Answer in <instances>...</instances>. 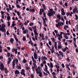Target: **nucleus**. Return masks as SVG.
Returning <instances> with one entry per match:
<instances>
[{
    "mask_svg": "<svg viewBox=\"0 0 78 78\" xmlns=\"http://www.w3.org/2000/svg\"><path fill=\"white\" fill-rule=\"evenodd\" d=\"M25 70L23 69H22V70L21 72H20V73L21 74H22L23 76H26V75L25 74Z\"/></svg>",
    "mask_w": 78,
    "mask_h": 78,
    "instance_id": "423d86ee",
    "label": "nucleus"
},
{
    "mask_svg": "<svg viewBox=\"0 0 78 78\" xmlns=\"http://www.w3.org/2000/svg\"><path fill=\"white\" fill-rule=\"evenodd\" d=\"M58 49L59 50V49H61V48H62V46L61 45H58Z\"/></svg>",
    "mask_w": 78,
    "mask_h": 78,
    "instance_id": "5701e85b",
    "label": "nucleus"
},
{
    "mask_svg": "<svg viewBox=\"0 0 78 78\" xmlns=\"http://www.w3.org/2000/svg\"><path fill=\"white\" fill-rule=\"evenodd\" d=\"M41 56L39 57V58H38V60L39 61V62H41Z\"/></svg>",
    "mask_w": 78,
    "mask_h": 78,
    "instance_id": "bf43d9fd",
    "label": "nucleus"
},
{
    "mask_svg": "<svg viewBox=\"0 0 78 78\" xmlns=\"http://www.w3.org/2000/svg\"><path fill=\"white\" fill-rule=\"evenodd\" d=\"M29 20H27V22H25V23H23V25H24L25 26H27L28 23H29Z\"/></svg>",
    "mask_w": 78,
    "mask_h": 78,
    "instance_id": "f3484780",
    "label": "nucleus"
},
{
    "mask_svg": "<svg viewBox=\"0 0 78 78\" xmlns=\"http://www.w3.org/2000/svg\"><path fill=\"white\" fill-rule=\"evenodd\" d=\"M33 29L34 30V31H36L37 29H36V26H35L34 27L33 26L32 27Z\"/></svg>",
    "mask_w": 78,
    "mask_h": 78,
    "instance_id": "393cba45",
    "label": "nucleus"
},
{
    "mask_svg": "<svg viewBox=\"0 0 78 78\" xmlns=\"http://www.w3.org/2000/svg\"><path fill=\"white\" fill-rule=\"evenodd\" d=\"M62 34H63V35H64V36H65V34H66L62 32H60V35L58 34H56L57 36L58 37V40H59V41H61V39H62Z\"/></svg>",
    "mask_w": 78,
    "mask_h": 78,
    "instance_id": "f03ea898",
    "label": "nucleus"
},
{
    "mask_svg": "<svg viewBox=\"0 0 78 78\" xmlns=\"http://www.w3.org/2000/svg\"><path fill=\"white\" fill-rule=\"evenodd\" d=\"M15 62H16V64L17 65L19 63V61L18 60V59L17 58H16L15 59Z\"/></svg>",
    "mask_w": 78,
    "mask_h": 78,
    "instance_id": "c756f323",
    "label": "nucleus"
},
{
    "mask_svg": "<svg viewBox=\"0 0 78 78\" xmlns=\"http://www.w3.org/2000/svg\"><path fill=\"white\" fill-rule=\"evenodd\" d=\"M15 40L16 41V42L17 43L18 42H19V40H18V38H17V37H15Z\"/></svg>",
    "mask_w": 78,
    "mask_h": 78,
    "instance_id": "a19ab883",
    "label": "nucleus"
},
{
    "mask_svg": "<svg viewBox=\"0 0 78 78\" xmlns=\"http://www.w3.org/2000/svg\"><path fill=\"white\" fill-rule=\"evenodd\" d=\"M1 15H3V14L5 13V12H3V11H1Z\"/></svg>",
    "mask_w": 78,
    "mask_h": 78,
    "instance_id": "e2e57ef3",
    "label": "nucleus"
},
{
    "mask_svg": "<svg viewBox=\"0 0 78 78\" xmlns=\"http://www.w3.org/2000/svg\"><path fill=\"white\" fill-rule=\"evenodd\" d=\"M38 73H39V76H40V77H42V72H41V71H40V72H39Z\"/></svg>",
    "mask_w": 78,
    "mask_h": 78,
    "instance_id": "a878e982",
    "label": "nucleus"
},
{
    "mask_svg": "<svg viewBox=\"0 0 78 78\" xmlns=\"http://www.w3.org/2000/svg\"><path fill=\"white\" fill-rule=\"evenodd\" d=\"M16 49H15V48H12V52L13 53L16 50Z\"/></svg>",
    "mask_w": 78,
    "mask_h": 78,
    "instance_id": "603ef678",
    "label": "nucleus"
},
{
    "mask_svg": "<svg viewBox=\"0 0 78 78\" xmlns=\"http://www.w3.org/2000/svg\"><path fill=\"white\" fill-rule=\"evenodd\" d=\"M9 8L10 11H12V8H11L10 5H9Z\"/></svg>",
    "mask_w": 78,
    "mask_h": 78,
    "instance_id": "f704fd0d",
    "label": "nucleus"
},
{
    "mask_svg": "<svg viewBox=\"0 0 78 78\" xmlns=\"http://www.w3.org/2000/svg\"><path fill=\"white\" fill-rule=\"evenodd\" d=\"M56 16L57 18H58L59 20H61V15L59 14H57Z\"/></svg>",
    "mask_w": 78,
    "mask_h": 78,
    "instance_id": "6ab92c4d",
    "label": "nucleus"
},
{
    "mask_svg": "<svg viewBox=\"0 0 78 78\" xmlns=\"http://www.w3.org/2000/svg\"><path fill=\"white\" fill-rule=\"evenodd\" d=\"M26 70H30V68L29 67H27L26 68Z\"/></svg>",
    "mask_w": 78,
    "mask_h": 78,
    "instance_id": "69168bd1",
    "label": "nucleus"
},
{
    "mask_svg": "<svg viewBox=\"0 0 78 78\" xmlns=\"http://www.w3.org/2000/svg\"><path fill=\"white\" fill-rule=\"evenodd\" d=\"M46 45L47 46V47H48L49 49H50V48H50V46H49V45H48V43H46Z\"/></svg>",
    "mask_w": 78,
    "mask_h": 78,
    "instance_id": "49530a36",
    "label": "nucleus"
},
{
    "mask_svg": "<svg viewBox=\"0 0 78 78\" xmlns=\"http://www.w3.org/2000/svg\"><path fill=\"white\" fill-rule=\"evenodd\" d=\"M7 23L8 26L9 27V26H10V22H8Z\"/></svg>",
    "mask_w": 78,
    "mask_h": 78,
    "instance_id": "052dcab7",
    "label": "nucleus"
},
{
    "mask_svg": "<svg viewBox=\"0 0 78 78\" xmlns=\"http://www.w3.org/2000/svg\"><path fill=\"white\" fill-rule=\"evenodd\" d=\"M7 19L8 21H9V20H10V19H11V16H7Z\"/></svg>",
    "mask_w": 78,
    "mask_h": 78,
    "instance_id": "473e14b6",
    "label": "nucleus"
},
{
    "mask_svg": "<svg viewBox=\"0 0 78 78\" xmlns=\"http://www.w3.org/2000/svg\"><path fill=\"white\" fill-rule=\"evenodd\" d=\"M23 63H27V60H26V59H25V58H24L23 59Z\"/></svg>",
    "mask_w": 78,
    "mask_h": 78,
    "instance_id": "e433bc0d",
    "label": "nucleus"
},
{
    "mask_svg": "<svg viewBox=\"0 0 78 78\" xmlns=\"http://www.w3.org/2000/svg\"><path fill=\"white\" fill-rule=\"evenodd\" d=\"M49 67H50V68H51V69H52V68H53V63H52L51 62H50Z\"/></svg>",
    "mask_w": 78,
    "mask_h": 78,
    "instance_id": "4be33fe9",
    "label": "nucleus"
},
{
    "mask_svg": "<svg viewBox=\"0 0 78 78\" xmlns=\"http://www.w3.org/2000/svg\"><path fill=\"white\" fill-rule=\"evenodd\" d=\"M67 60L68 62H70V59H69V58H67Z\"/></svg>",
    "mask_w": 78,
    "mask_h": 78,
    "instance_id": "338daca9",
    "label": "nucleus"
},
{
    "mask_svg": "<svg viewBox=\"0 0 78 78\" xmlns=\"http://www.w3.org/2000/svg\"><path fill=\"white\" fill-rule=\"evenodd\" d=\"M14 41V40L13 38H11L10 40V42L12 44L13 43Z\"/></svg>",
    "mask_w": 78,
    "mask_h": 78,
    "instance_id": "b1692460",
    "label": "nucleus"
},
{
    "mask_svg": "<svg viewBox=\"0 0 78 78\" xmlns=\"http://www.w3.org/2000/svg\"><path fill=\"white\" fill-rule=\"evenodd\" d=\"M8 60V61L7 65L9 66V64H10V62H11V61H12V60H11V58H9Z\"/></svg>",
    "mask_w": 78,
    "mask_h": 78,
    "instance_id": "0eeeda50",
    "label": "nucleus"
},
{
    "mask_svg": "<svg viewBox=\"0 0 78 78\" xmlns=\"http://www.w3.org/2000/svg\"><path fill=\"white\" fill-rule=\"evenodd\" d=\"M4 68H5V66L3 64L0 62V69L1 71H4Z\"/></svg>",
    "mask_w": 78,
    "mask_h": 78,
    "instance_id": "7ed1b4c3",
    "label": "nucleus"
},
{
    "mask_svg": "<svg viewBox=\"0 0 78 78\" xmlns=\"http://www.w3.org/2000/svg\"><path fill=\"white\" fill-rule=\"evenodd\" d=\"M15 54H17V49H16L15 51Z\"/></svg>",
    "mask_w": 78,
    "mask_h": 78,
    "instance_id": "13d9d810",
    "label": "nucleus"
},
{
    "mask_svg": "<svg viewBox=\"0 0 78 78\" xmlns=\"http://www.w3.org/2000/svg\"><path fill=\"white\" fill-rule=\"evenodd\" d=\"M16 7L18 8H20V5L17 4H16Z\"/></svg>",
    "mask_w": 78,
    "mask_h": 78,
    "instance_id": "79ce46f5",
    "label": "nucleus"
},
{
    "mask_svg": "<svg viewBox=\"0 0 78 78\" xmlns=\"http://www.w3.org/2000/svg\"><path fill=\"white\" fill-rule=\"evenodd\" d=\"M23 41H26V37L25 36H23Z\"/></svg>",
    "mask_w": 78,
    "mask_h": 78,
    "instance_id": "a18cd8bd",
    "label": "nucleus"
},
{
    "mask_svg": "<svg viewBox=\"0 0 78 78\" xmlns=\"http://www.w3.org/2000/svg\"><path fill=\"white\" fill-rule=\"evenodd\" d=\"M34 57L35 59H37V55L36 53V52L34 53Z\"/></svg>",
    "mask_w": 78,
    "mask_h": 78,
    "instance_id": "6e6552de",
    "label": "nucleus"
},
{
    "mask_svg": "<svg viewBox=\"0 0 78 78\" xmlns=\"http://www.w3.org/2000/svg\"><path fill=\"white\" fill-rule=\"evenodd\" d=\"M29 30H30V31H33V29L31 27H29Z\"/></svg>",
    "mask_w": 78,
    "mask_h": 78,
    "instance_id": "6e6d98bb",
    "label": "nucleus"
},
{
    "mask_svg": "<svg viewBox=\"0 0 78 78\" xmlns=\"http://www.w3.org/2000/svg\"><path fill=\"white\" fill-rule=\"evenodd\" d=\"M1 25L2 27L1 28H5V27H6L5 24L4 23H2Z\"/></svg>",
    "mask_w": 78,
    "mask_h": 78,
    "instance_id": "cd10ccee",
    "label": "nucleus"
},
{
    "mask_svg": "<svg viewBox=\"0 0 78 78\" xmlns=\"http://www.w3.org/2000/svg\"><path fill=\"white\" fill-rule=\"evenodd\" d=\"M43 73L44 75V76H48V74L47 73H45L44 72H43Z\"/></svg>",
    "mask_w": 78,
    "mask_h": 78,
    "instance_id": "37998d69",
    "label": "nucleus"
},
{
    "mask_svg": "<svg viewBox=\"0 0 78 78\" xmlns=\"http://www.w3.org/2000/svg\"><path fill=\"white\" fill-rule=\"evenodd\" d=\"M40 11L39 13V14H40L41 15H42V12L44 11V10L43 9H40Z\"/></svg>",
    "mask_w": 78,
    "mask_h": 78,
    "instance_id": "2eb2a0df",
    "label": "nucleus"
},
{
    "mask_svg": "<svg viewBox=\"0 0 78 78\" xmlns=\"http://www.w3.org/2000/svg\"><path fill=\"white\" fill-rule=\"evenodd\" d=\"M1 31H2V32L6 33V29H5V28L1 27Z\"/></svg>",
    "mask_w": 78,
    "mask_h": 78,
    "instance_id": "9d476101",
    "label": "nucleus"
},
{
    "mask_svg": "<svg viewBox=\"0 0 78 78\" xmlns=\"http://www.w3.org/2000/svg\"><path fill=\"white\" fill-rule=\"evenodd\" d=\"M16 67L17 69H20V70L22 69V67H21V65H20V64H19V65L16 66Z\"/></svg>",
    "mask_w": 78,
    "mask_h": 78,
    "instance_id": "9b49d317",
    "label": "nucleus"
},
{
    "mask_svg": "<svg viewBox=\"0 0 78 78\" xmlns=\"http://www.w3.org/2000/svg\"><path fill=\"white\" fill-rule=\"evenodd\" d=\"M54 48H53V47H52V48L51 49V48H50V50L51 51V53H53L54 52H55V51H54Z\"/></svg>",
    "mask_w": 78,
    "mask_h": 78,
    "instance_id": "a211bd4d",
    "label": "nucleus"
},
{
    "mask_svg": "<svg viewBox=\"0 0 78 78\" xmlns=\"http://www.w3.org/2000/svg\"><path fill=\"white\" fill-rule=\"evenodd\" d=\"M4 69L5 73H8V70H7V69L5 68Z\"/></svg>",
    "mask_w": 78,
    "mask_h": 78,
    "instance_id": "7c9ffc66",
    "label": "nucleus"
},
{
    "mask_svg": "<svg viewBox=\"0 0 78 78\" xmlns=\"http://www.w3.org/2000/svg\"><path fill=\"white\" fill-rule=\"evenodd\" d=\"M30 77L31 78H34V76H33V74H31V75H30Z\"/></svg>",
    "mask_w": 78,
    "mask_h": 78,
    "instance_id": "0e129e2a",
    "label": "nucleus"
},
{
    "mask_svg": "<svg viewBox=\"0 0 78 78\" xmlns=\"http://www.w3.org/2000/svg\"><path fill=\"white\" fill-rule=\"evenodd\" d=\"M58 25L59 26H61L62 27V25H64V23L62 22L61 23L59 21L58 22Z\"/></svg>",
    "mask_w": 78,
    "mask_h": 78,
    "instance_id": "ddd939ff",
    "label": "nucleus"
},
{
    "mask_svg": "<svg viewBox=\"0 0 78 78\" xmlns=\"http://www.w3.org/2000/svg\"><path fill=\"white\" fill-rule=\"evenodd\" d=\"M72 14H73V12H71V13L69 12H68V13H66V15L67 16H69L70 15V16H71V17H72Z\"/></svg>",
    "mask_w": 78,
    "mask_h": 78,
    "instance_id": "1a4fd4ad",
    "label": "nucleus"
},
{
    "mask_svg": "<svg viewBox=\"0 0 78 78\" xmlns=\"http://www.w3.org/2000/svg\"><path fill=\"white\" fill-rule=\"evenodd\" d=\"M64 37L66 39H69L68 37L67 36V35H64Z\"/></svg>",
    "mask_w": 78,
    "mask_h": 78,
    "instance_id": "8fccbe9b",
    "label": "nucleus"
},
{
    "mask_svg": "<svg viewBox=\"0 0 78 78\" xmlns=\"http://www.w3.org/2000/svg\"><path fill=\"white\" fill-rule=\"evenodd\" d=\"M66 68L67 69V68L68 67H69V65L68 64H66Z\"/></svg>",
    "mask_w": 78,
    "mask_h": 78,
    "instance_id": "4d7b16f0",
    "label": "nucleus"
},
{
    "mask_svg": "<svg viewBox=\"0 0 78 78\" xmlns=\"http://www.w3.org/2000/svg\"><path fill=\"white\" fill-rule=\"evenodd\" d=\"M57 42L58 43V45H61V42H60V41H58Z\"/></svg>",
    "mask_w": 78,
    "mask_h": 78,
    "instance_id": "de8ad7c7",
    "label": "nucleus"
},
{
    "mask_svg": "<svg viewBox=\"0 0 78 78\" xmlns=\"http://www.w3.org/2000/svg\"><path fill=\"white\" fill-rule=\"evenodd\" d=\"M36 70L37 74H38L39 72H41V69H40V66H38L37 68H36Z\"/></svg>",
    "mask_w": 78,
    "mask_h": 78,
    "instance_id": "39448f33",
    "label": "nucleus"
},
{
    "mask_svg": "<svg viewBox=\"0 0 78 78\" xmlns=\"http://www.w3.org/2000/svg\"><path fill=\"white\" fill-rule=\"evenodd\" d=\"M12 65L13 66V67H14V66H15V61L14 60L12 62Z\"/></svg>",
    "mask_w": 78,
    "mask_h": 78,
    "instance_id": "2f4dec72",
    "label": "nucleus"
},
{
    "mask_svg": "<svg viewBox=\"0 0 78 78\" xmlns=\"http://www.w3.org/2000/svg\"><path fill=\"white\" fill-rule=\"evenodd\" d=\"M46 61L45 60H44L43 62H42V63L44 64H46Z\"/></svg>",
    "mask_w": 78,
    "mask_h": 78,
    "instance_id": "864d4df0",
    "label": "nucleus"
},
{
    "mask_svg": "<svg viewBox=\"0 0 78 78\" xmlns=\"http://www.w3.org/2000/svg\"><path fill=\"white\" fill-rule=\"evenodd\" d=\"M75 16L76 17V20H78V16H77V15H75Z\"/></svg>",
    "mask_w": 78,
    "mask_h": 78,
    "instance_id": "680f3d73",
    "label": "nucleus"
},
{
    "mask_svg": "<svg viewBox=\"0 0 78 78\" xmlns=\"http://www.w3.org/2000/svg\"><path fill=\"white\" fill-rule=\"evenodd\" d=\"M51 39L53 42H55V38H51Z\"/></svg>",
    "mask_w": 78,
    "mask_h": 78,
    "instance_id": "72a5a7b5",
    "label": "nucleus"
},
{
    "mask_svg": "<svg viewBox=\"0 0 78 78\" xmlns=\"http://www.w3.org/2000/svg\"><path fill=\"white\" fill-rule=\"evenodd\" d=\"M44 65L43 63H41L40 64V66L41 67H43Z\"/></svg>",
    "mask_w": 78,
    "mask_h": 78,
    "instance_id": "09e8293b",
    "label": "nucleus"
},
{
    "mask_svg": "<svg viewBox=\"0 0 78 78\" xmlns=\"http://www.w3.org/2000/svg\"><path fill=\"white\" fill-rule=\"evenodd\" d=\"M31 58L32 60V61L33 62V63H36V60H35V59L33 57V56H31Z\"/></svg>",
    "mask_w": 78,
    "mask_h": 78,
    "instance_id": "4468645a",
    "label": "nucleus"
},
{
    "mask_svg": "<svg viewBox=\"0 0 78 78\" xmlns=\"http://www.w3.org/2000/svg\"><path fill=\"white\" fill-rule=\"evenodd\" d=\"M10 55H11V54L10 53H9V52H7V56L8 57H9L10 56Z\"/></svg>",
    "mask_w": 78,
    "mask_h": 78,
    "instance_id": "ea45409f",
    "label": "nucleus"
},
{
    "mask_svg": "<svg viewBox=\"0 0 78 78\" xmlns=\"http://www.w3.org/2000/svg\"><path fill=\"white\" fill-rule=\"evenodd\" d=\"M42 6L44 9H46V7H45V6L44 5V4H43L42 5Z\"/></svg>",
    "mask_w": 78,
    "mask_h": 78,
    "instance_id": "58836bf2",
    "label": "nucleus"
},
{
    "mask_svg": "<svg viewBox=\"0 0 78 78\" xmlns=\"http://www.w3.org/2000/svg\"><path fill=\"white\" fill-rule=\"evenodd\" d=\"M10 57L11 58H12V59H14V55H12V54H10Z\"/></svg>",
    "mask_w": 78,
    "mask_h": 78,
    "instance_id": "c9c22d12",
    "label": "nucleus"
},
{
    "mask_svg": "<svg viewBox=\"0 0 78 78\" xmlns=\"http://www.w3.org/2000/svg\"><path fill=\"white\" fill-rule=\"evenodd\" d=\"M78 9H77V8H76V7H74V8H73V13H76V10H77Z\"/></svg>",
    "mask_w": 78,
    "mask_h": 78,
    "instance_id": "f8f14e48",
    "label": "nucleus"
},
{
    "mask_svg": "<svg viewBox=\"0 0 78 78\" xmlns=\"http://www.w3.org/2000/svg\"><path fill=\"white\" fill-rule=\"evenodd\" d=\"M23 33L24 34H25L27 33H28V30H24L23 31Z\"/></svg>",
    "mask_w": 78,
    "mask_h": 78,
    "instance_id": "412c9836",
    "label": "nucleus"
},
{
    "mask_svg": "<svg viewBox=\"0 0 78 78\" xmlns=\"http://www.w3.org/2000/svg\"><path fill=\"white\" fill-rule=\"evenodd\" d=\"M48 44L49 45H51V42L50 41H49L48 42Z\"/></svg>",
    "mask_w": 78,
    "mask_h": 78,
    "instance_id": "5fc2aeb1",
    "label": "nucleus"
},
{
    "mask_svg": "<svg viewBox=\"0 0 78 78\" xmlns=\"http://www.w3.org/2000/svg\"><path fill=\"white\" fill-rule=\"evenodd\" d=\"M19 32H20L19 29H17V35H19V34H20Z\"/></svg>",
    "mask_w": 78,
    "mask_h": 78,
    "instance_id": "c03bdc74",
    "label": "nucleus"
},
{
    "mask_svg": "<svg viewBox=\"0 0 78 78\" xmlns=\"http://www.w3.org/2000/svg\"><path fill=\"white\" fill-rule=\"evenodd\" d=\"M30 12H35V10L34 9H30Z\"/></svg>",
    "mask_w": 78,
    "mask_h": 78,
    "instance_id": "bb28decb",
    "label": "nucleus"
},
{
    "mask_svg": "<svg viewBox=\"0 0 78 78\" xmlns=\"http://www.w3.org/2000/svg\"><path fill=\"white\" fill-rule=\"evenodd\" d=\"M2 48V47L1 45H0V53L2 52V50L1 49Z\"/></svg>",
    "mask_w": 78,
    "mask_h": 78,
    "instance_id": "4c0bfd02",
    "label": "nucleus"
},
{
    "mask_svg": "<svg viewBox=\"0 0 78 78\" xmlns=\"http://www.w3.org/2000/svg\"><path fill=\"white\" fill-rule=\"evenodd\" d=\"M55 66L56 67V68H57V69H59L60 68V67H59V66H58L57 65H55Z\"/></svg>",
    "mask_w": 78,
    "mask_h": 78,
    "instance_id": "3c124183",
    "label": "nucleus"
},
{
    "mask_svg": "<svg viewBox=\"0 0 78 78\" xmlns=\"http://www.w3.org/2000/svg\"><path fill=\"white\" fill-rule=\"evenodd\" d=\"M59 53L60 54L59 55H61L62 57H64L63 52H61V51H59Z\"/></svg>",
    "mask_w": 78,
    "mask_h": 78,
    "instance_id": "aec40b11",
    "label": "nucleus"
},
{
    "mask_svg": "<svg viewBox=\"0 0 78 78\" xmlns=\"http://www.w3.org/2000/svg\"><path fill=\"white\" fill-rule=\"evenodd\" d=\"M34 34L35 35H36V36L38 35V33L37 32V30L34 31Z\"/></svg>",
    "mask_w": 78,
    "mask_h": 78,
    "instance_id": "c85d7f7f",
    "label": "nucleus"
},
{
    "mask_svg": "<svg viewBox=\"0 0 78 78\" xmlns=\"http://www.w3.org/2000/svg\"><path fill=\"white\" fill-rule=\"evenodd\" d=\"M50 11H48V16H49L50 17V16H53L54 14H55V12L52 9H50Z\"/></svg>",
    "mask_w": 78,
    "mask_h": 78,
    "instance_id": "f257e3e1",
    "label": "nucleus"
},
{
    "mask_svg": "<svg viewBox=\"0 0 78 78\" xmlns=\"http://www.w3.org/2000/svg\"><path fill=\"white\" fill-rule=\"evenodd\" d=\"M61 66H62V67H63V68H64V67H65V66H64V65L63 64H62Z\"/></svg>",
    "mask_w": 78,
    "mask_h": 78,
    "instance_id": "774afa93",
    "label": "nucleus"
},
{
    "mask_svg": "<svg viewBox=\"0 0 78 78\" xmlns=\"http://www.w3.org/2000/svg\"><path fill=\"white\" fill-rule=\"evenodd\" d=\"M33 66H32V69L33 72H34V69H36V68H37V65H36V64L34 63H33Z\"/></svg>",
    "mask_w": 78,
    "mask_h": 78,
    "instance_id": "20e7f679",
    "label": "nucleus"
},
{
    "mask_svg": "<svg viewBox=\"0 0 78 78\" xmlns=\"http://www.w3.org/2000/svg\"><path fill=\"white\" fill-rule=\"evenodd\" d=\"M15 73L16 74V76H17V74H20V72L18 70H16L15 71Z\"/></svg>",
    "mask_w": 78,
    "mask_h": 78,
    "instance_id": "dca6fc26",
    "label": "nucleus"
}]
</instances>
